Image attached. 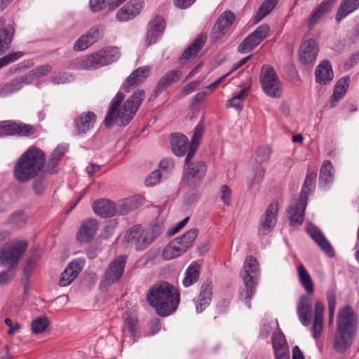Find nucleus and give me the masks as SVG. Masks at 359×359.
Returning <instances> with one entry per match:
<instances>
[{
  "instance_id": "nucleus-39",
  "label": "nucleus",
  "mask_w": 359,
  "mask_h": 359,
  "mask_svg": "<svg viewBox=\"0 0 359 359\" xmlns=\"http://www.w3.org/2000/svg\"><path fill=\"white\" fill-rule=\"evenodd\" d=\"M200 276L199 265L194 262L187 269L182 284L185 287H188L196 283Z\"/></svg>"
},
{
  "instance_id": "nucleus-54",
  "label": "nucleus",
  "mask_w": 359,
  "mask_h": 359,
  "mask_svg": "<svg viewBox=\"0 0 359 359\" xmlns=\"http://www.w3.org/2000/svg\"><path fill=\"white\" fill-rule=\"evenodd\" d=\"M24 53L21 51L13 52L0 58V69L21 58Z\"/></svg>"
},
{
  "instance_id": "nucleus-63",
  "label": "nucleus",
  "mask_w": 359,
  "mask_h": 359,
  "mask_svg": "<svg viewBox=\"0 0 359 359\" xmlns=\"http://www.w3.org/2000/svg\"><path fill=\"white\" fill-rule=\"evenodd\" d=\"M231 191L230 188L224 184L221 187V199L224 204L229 206L231 204Z\"/></svg>"
},
{
  "instance_id": "nucleus-7",
  "label": "nucleus",
  "mask_w": 359,
  "mask_h": 359,
  "mask_svg": "<svg viewBox=\"0 0 359 359\" xmlns=\"http://www.w3.org/2000/svg\"><path fill=\"white\" fill-rule=\"evenodd\" d=\"M259 79L262 89L268 96L280 97L283 93L282 83L271 66L265 65L262 67Z\"/></svg>"
},
{
  "instance_id": "nucleus-61",
  "label": "nucleus",
  "mask_w": 359,
  "mask_h": 359,
  "mask_svg": "<svg viewBox=\"0 0 359 359\" xmlns=\"http://www.w3.org/2000/svg\"><path fill=\"white\" fill-rule=\"evenodd\" d=\"M39 259V257L36 254H34L27 260L24 267V272L27 276H29L32 273Z\"/></svg>"
},
{
  "instance_id": "nucleus-33",
  "label": "nucleus",
  "mask_w": 359,
  "mask_h": 359,
  "mask_svg": "<svg viewBox=\"0 0 359 359\" xmlns=\"http://www.w3.org/2000/svg\"><path fill=\"white\" fill-rule=\"evenodd\" d=\"M180 77L181 72L179 70L173 69L168 72L156 83L154 93L159 95L172 83L178 81Z\"/></svg>"
},
{
  "instance_id": "nucleus-21",
  "label": "nucleus",
  "mask_w": 359,
  "mask_h": 359,
  "mask_svg": "<svg viewBox=\"0 0 359 359\" xmlns=\"http://www.w3.org/2000/svg\"><path fill=\"white\" fill-rule=\"evenodd\" d=\"M83 263L81 260L71 262L61 273L59 285L66 287L71 284L81 271Z\"/></svg>"
},
{
  "instance_id": "nucleus-41",
  "label": "nucleus",
  "mask_w": 359,
  "mask_h": 359,
  "mask_svg": "<svg viewBox=\"0 0 359 359\" xmlns=\"http://www.w3.org/2000/svg\"><path fill=\"white\" fill-rule=\"evenodd\" d=\"M297 273L299 281L306 291L311 294L313 293V283L312 279L302 264H299L297 266Z\"/></svg>"
},
{
  "instance_id": "nucleus-57",
  "label": "nucleus",
  "mask_w": 359,
  "mask_h": 359,
  "mask_svg": "<svg viewBox=\"0 0 359 359\" xmlns=\"http://www.w3.org/2000/svg\"><path fill=\"white\" fill-rule=\"evenodd\" d=\"M198 229H191L181 236L182 242L188 249L192 246L194 241L198 236Z\"/></svg>"
},
{
  "instance_id": "nucleus-22",
  "label": "nucleus",
  "mask_w": 359,
  "mask_h": 359,
  "mask_svg": "<svg viewBox=\"0 0 359 359\" xmlns=\"http://www.w3.org/2000/svg\"><path fill=\"white\" fill-rule=\"evenodd\" d=\"M307 233L318 244L320 248L330 257L334 256V251L323 233L314 225L310 224L306 229Z\"/></svg>"
},
{
  "instance_id": "nucleus-60",
  "label": "nucleus",
  "mask_w": 359,
  "mask_h": 359,
  "mask_svg": "<svg viewBox=\"0 0 359 359\" xmlns=\"http://www.w3.org/2000/svg\"><path fill=\"white\" fill-rule=\"evenodd\" d=\"M27 222L26 215L23 212H17L10 217V222L18 228L23 226Z\"/></svg>"
},
{
  "instance_id": "nucleus-42",
  "label": "nucleus",
  "mask_w": 359,
  "mask_h": 359,
  "mask_svg": "<svg viewBox=\"0 0 359 359\" xmlns=\"http://www.w3.org/2000/svg\"><path fill=\"white\" fill-rule=\"evenodd\" d=\"M100 50L102 55L105 60V65H108L114 62H116L121 57V52L118 48L116 46L106 47L100 49Z\"/></svg>"
},
{
  "instance_id": "nucleus-26",
  "label": "nucleus",
  "mask_w": 359,
  "mask_h": 359,
  "mask_svg": "<svg viewBox=\"0 0 359 359\" xmlns=\"http://www.w3.org/2000/svg\"><path fill=\"white\" fill-rule=\"evenodd\" d=\"M142 203L143 198L140 195L123 199L116 206V213L121 215H127L129 212L138 208Z\"/></svg>"
},
{
  "instance_id": "nucleus-23",
  "label": "nucleus",
  "mask_w": 359,
  "mask_h": 359,
  "mask_svg": "<svg viewBox=\"0 0 359 359\" xmlns=\"http://www.w3.org/2000/svg\"><path fill=\"white\" fill-rule=\"evenodd\" d=\"M165 26V20L161 16H156L150 22L146 39L147 46L156 43L161 37Z\"/></svg>"
},
{
  "instance_id": "nucleus-29",
  "label": "nucleus",
  "mask_w": 359,
  "mask_h": 359,
  "mask_svg": "<svg viewBox=\"0 0 359 359\" xmlns=\"http://www.w3.org/2000/svg\"><path fill=\"white\" fill-rule=\"evenodd\" d=\"M316 81L320 84H327L331 81L334 77V73L332 65L329 60H323L316 67Z\"/></svg>"
},
{
  "instance_id": "nucleus-6",
  "label": "nucleus",
  "mask_w": 359,
  "mask_h": 359,
  "mask_svg": "<svg viewBox=\"0 0 359 359\" xmlns=\"http://www.w3.org/2000/svg\"><path fill=\"white\" fill-rule=\"evenodd\" d=\"M160 235L156 226L144 228L141 226H134L130 228L123 240L137 251L146 250Z\"/></svg>"
},
{
  "instance_id": "nucleus-45",
  "label": "nucleus",
  "mask_w": 359,
  "mask_h": 359,
  "mask_svg": "<svg viewBox=\"0 0 359 359\" xmlns=\"http://www.w3.org/2000/svg\"><path fill=\"white\" fill-rule=\"evenodd\" d=\"M248 89L243 88L238 93L229 99L226 103V107H233L238 111H241L243 109L242 103L247 96Z\"/></svg>"
},
{
  "instance_id": "nucleus-62",
  "label": "nucleus",
  "mask_w": 359,
  "mask_h": 359,
  "mask_svg": "<svg viewBox=\"0 0 359 359\" xmlns=\"http://www.w3.org/2000/svg\"><path fill=\"white\" fill-rule=\"evenodd\" d=\"M161 178V174L159 170L153 171L146 179L144 183L147 187H152L157 184Z\"/></svg>"
},
{
  "instance_id": "nucleus-49",
  "label": "nucleus",
  "mask_w": 359,
  "mask_h": 359,
  "mask_svg": "<svg viewBox=\"0 0 359 359\" xmlns=\"http://www.w3.org/2000/svg\"><path fill=\"white\" fill-rule=\"evenodd\" d=\"M271 153V149L267 146L258 147L253 158L255 163L262 165L263 163L267 162L270 158Z\"/></svg>"
},
{
  "instance_id": "nucleus-2",
  "label": "nucleus",
  "mask_w": 359,
  "mask_h": 359,
  "mask_svg": "<svg viewBox=\"0 0 359 359\" xmlns=\"http://www.w3.org/2000/svg\"><path fill=\"white\" fill-rule=\"evenodd\" d=\"M147 301L161 316H167L175 312L180 303V294L168 282L154 285L148 291Z\"/></svg>"
},
{
  "instance_id": "nucleus-64",
  "label": "nucleus",
  "mask_w": 359,
  "mask_h": 359,
  "mask_svg": "<svg viewBox=\"0 0 359 359\" xmlns=\"http://www.w3.org/2000/svg\"><path fill=\"white\" fill-rule=\"evenodd\" d=\"M52 69V67L49 65H44L36 67L32 70L33 74L36 77H41L48 74Z\"/></svg>"
},
{
  "instance_id": "nucleus-47",
  "label": "nucleus",
  "mask_w": 359,
  "mask_h": 359,
  "mask_svg": "<svg viewBox=\"0 0 359 359\" xmlns=\"http://www.w3.org/2000/svg\"><path fill=\"white\" fill-rule=\"evenodd\" d=\"M245 287L241 289L239 292L240 299L248 303V301L255 294V287L257 286V282H250L249 280H243Z\"/></svg>"
},
{
  "instance_id": "nucleus-48",
  "label": "nucleus",
  "mask_w": 359,
  "mask_h": 359,
  "mask_svg": "<svg viewBox=\"0 0 359 359\" xmlns=\"http://www.w3.org/2000/svg\"><path fill=\"white\" fill-rule=\"evenodd\" d=\"M22 88V82L20 79H13L11 82L6 83L0 90V95L6 97L16 93Z\"/></svg>"
},
{
  "instance_id": "nucleus-10",
  "label": "nucleus",
  "mask_w": 359,
  "mask_h": 359,
  "mask_svg": "<svg viewBox=\"0 0 359 359\" xmlns=\"http://www.w3.org/2000/svg\"><path fill=\"white\" fill-rule=\"evenodd\" d=\"M234 20L235 15L231 11H226L222 13L212 27L210 34L211 40L213 42L222 40L228 33Z\"/></svg>"
},
{
  "instance_id": "nucleus-55",
  "label": "nucleus",
  "mask_w": 359,
  "mask_h": 359,
  "mask_svg": "<svg viewBox=\"0 0 359 359\" xmlns=\"http://www.w3.org/2000/svg\"><path fill=\"white\" fill-rule=\"evenodd\" d=\"M72 80V76L65 72H59L50 77V82L55 85L64 84L70 82Z\"/></svg>"
},
{
  "instance_id": "nucleus-1",
  "label": "nucleus",
  "mask_w": 359,
  "mask_h": 359,
  "mask_svg": "<svg viewBox=\"0 0 359 359\" xmlns=\"http://www.w3.org/2000/svg\"><path fill=\"white\" fill-rule=\"evenodd\" d=\"M124 97L122 93L118 92L111 100L110 108L104 118V124L107 127H111L114 121L118 126L128 125L137 113L145 97V93L143 90H136L121 106Z\"/></svg>"
},
{
  "instance_id": "nucleus-28",
  "label": "nucleus",
  "mask_w": 359,
  "mask_h": 359,
  "mask_svg": "<svg viewBox=\"0 0 359 359\" xmlns=\"http://www.w3.org/2000/svg\"><path fill=\"white\" fill-rule=\"evenodd\" d=\"M207 36L205 34L198 36L194 41L184 50L180 61L184 64L189 59L195 57L205 45Z\"/></svg>"
},
{
  "instance_id": "nucleus-17",
  "label": "nucleus",
  "mask_w": 359,
  "mask_h": 359,
  "mask_svg": "<svg viewBox=\"0 0 359 359\" xmlns=\"http://www.w3.org/2000/svg\"><path fill=\"white\" fill-rule=\"evenodd\" d=\"M212 281L207 279L201 286L200 292L195 302L196 311L202 313L208 307L212 299Z\"/></svg>"
},
{
  "instance_id": "nucleus-16",
  "label": "nucleus",
  "mask_w": 359,
  "mask_h": 359,
  "mask_svg": "<svg viewBox=\"0 0 359 359\" xmlns=\"http://www.w3.org/2000/svg\"><path fill=\"white\" fill-rule=\"evenodd\" d=\"M150 66H143L135 69L126 79L122 88L126 92H130L136 86L144 82L151 73Z\"/></svg>"
},
{
  "instance_id": "nucleus-34",
  "label": "nucleus",
  "mask_w": 359,
  "mask_h": 359,
  "mask_svg": "<svg viewBox=\"0 0 359 359\" xmlns=\"http://www.w3.org/2000/svg\"><path fill=\"white\" fill-rule=\"evenodd\" d=\"M101 50L93 53L81 62V67L84 69H97L106 66Z\"/></svg>"
},
{
  "instance_id": "nucleus-14",
  "label": "nucleus",
  "mask_w": 359,
  "mask_h": 359,
  "mask_svg": "<svg viewBox=\"0 0 359 359\" xmlns=\"http://www.w3.org/2000/svg\"><path fill=\"white\" fill-rule=\"evenodd\" d=\"M126 261L127 256L120 255L109 264L104 278V281L107 284L114 283L121 278L124 272Z\"/></svg>"
},
{
  "instance_id": "nucleus-43",
  "label": "nucleus",
  "mask_w": 359,
  "mask_h": 359,
  "mask_svg": "<svg viewBox=\"0 0 359 359\" xmlns=\"http://www.w3.org/2000/svg\"><path fill=\"white\" fill-rule=\"evenodd\" d=\"M278 0H265L260 6L255 20L257 22L269 14L277 4Z\"/></svg>"
},
{
  "instance_id": "nucleus-15",
  "label": "nucleus",
  "mask_w": 359,
  "mask_h": 359,
  "mask_svg": "<svg viewBox=\"0 0 359 359\" xmlns=\"http://www.w3.org/2000/svg\"><path fill=\"white\" fill-rule=\"evenodd\" d=\"M318 52L319 48L316 40H305L299 47V61L304 65H312L316 61Z\"/></svg>"
},
{
  "instance_id": "nucleus-31",
  "label": "nucleus",
  "mask_w": 359,
  "mask_h": 359,
  "mask_svg": "<svg viewBox=\"0 0 359 359\" xmlns=\"http://www.w3.org/2000/svg\"><path fill=\"white\" fill-rule=\"evenodd\" d=\"M14 32V28L11 25H4V21L0 18V55L10 48Z\"/></svg>"
},
{
  "instance_id": "nucleus-59",
  "label": "nucleus",
  "mask_w": 359,
  "mask_h": 359,
  "mask_svg": "<svg viewBox=\"0 0 359 359\" xmlns=\"http://www.w3.org/2000/svg\"><path fill=\"white\" fill-rule=\"evenodd\" d=\"M273 346L274 350L288 348L285 336L281 332H275L273 334Z\"/></svg>"
},
{
  "instance_id": "nucleus-37",
  "label": "nucleus",
  "mask_w": 359,
  "mask_h": 359,
  "mask_svg": "<svg viewBox=\"0 0 359 359\" xmlns=\"http://www.w3.org/2000/svg\"><path fill=\"white\" fill-rule=\"evenodd\" d=\"M349 82L350 76H344L337 81L334 87L333 97L331 101V107H335L336 103L345 95L349 86Z\"/></svg>"
},
{
  "instance_id": "nucleus-5",
  "label": "nucleus",
  "mask_w": 359,
  "mask_h": 359,
  "mask_svg": "<svg viewBox=\"0 0 359 359\" xmlns=\"http://www.w3.org/2000/svg\"><path fill=\"white\" fill-rule=\"evenodd\" d=\"M204 131L203 126L198 124L195 128L189 147L188 138L182 134H173L170 138V144L172 152L177 156H184L187 151L188 154L185 158V164L190 163L200 144Z\"/></svg>"
},
{
  "instance_id": "nucleus-51",
  "label": "nucleus",
  "mask_w": 359,
  "mask_h": 359,
  "mask_svg": "<svg viewBox=\"0 0 359 359\" xmlns=\"http://www.w3.org/2000/svg\"><path fill=\"white\" fill-rule=\"evenodd\" d=\"M265 174V169L260 165L253 164L252 167V175L253 177L251 179L248 180V186L252 187L254 184L259 183L262 178L264 177Z\"/></svg>"
},
{
  "instance_id": "nucleus-52",
  "label": "nucleus",
  "mask_w": 359,
  "mask_h": 359,
  "mask_svg": "<svg viewBox=\"0 0 359 359\" xmlns=\"http://www.w3.org/2000/svg\"><path fill=\"white\" fill-rule=\"evenodd\" d=\"M127 327L131 335L134 337H139L137 319L133 316H128L124 323L123 329Z\"/></svg>"
},
{
  "instance_id": "nucleus-44",
  "label": "nucleus",
  "mask_w": 359,
  "mask_h": 359,
  "mask_svg": "<svg viewBox=\"0 0 359 359\" xmlns=\"http://www.w3.org/2000/svg\"><path fill=\"white\" fill-rule=\"evenodd\" d=\"M255 38V36L250 34L238 46V52L240 53H247L252 51L260 44Z\"/></svg>"
},
{
  "instance_id": "nucleus-25",
  "label": "nucleus",
  "mask_w": 359,
  "mask_h": 359,
  "mask_svg": "<svg viewBox=\"0 0 359 359\" xmlns=\"http://www.w3.org/2000/svg\"><path fill=\"white\" fill-rule=\"evenodd\" d=\"M324 310V304L320 301H318L315 304L313 322L311 327L312 337L316 340L320 337L323 329Z\"/></svg>"
},
{
  "instance_id": "nucleus-19",
  "label": "nucleus",
  "mask_w": 359,
  "mask_h": 359,
  "mask_svg": "<svg viewBox=\"0 0 359 359\" xmlns=\"http://www.w3.org/2000/svg\"><path fill=\"white\" fill-rule=\"evenodd\" d=\"M259 273L260 270L257 259L252 256L247 257L241 272L243 280L257 283Z\"/></svg>"
},
{
  "instance_id": "nucleus-11",
  "label": "nucleus",
  "mask_w": 359,
  "mask_h": 359,
  "mask_svg": "<svg viewBox=\"0 0 359 359\" xmlns=\"http://www.w3.org/2000/svg\"><path fill=\"white\" fill-rule=\"evenodd\" d=\"M97 116L93 111H84L79 114L73 122L74 135L77 137L85 136L92 130L96 123Z\"/></svg>"
},
{
  "instance_id": "nucleus-27",
  "label": "nucleus",
  "mask_w": 359,
  "mask_h": 359,
  "mask_svg": "<svg viewBox=\"0 0 359 359\" xmlns=\"http://www.w3.org/2000/svg\"><path fill=\"white\" fill-rule=\"evenodd\" d=\"M97 222L94 219L85 221L81 226L77 233V239L81 243L90 241L95 235L97 230Z\"/></svg>"
},
{
  "instance_id": "nucleus-58",
  "label": "nucleus",
  "mask_w": 359,
  "mask_h": 359,
  "mask_svg": "<svg viewBox=\"0 0 359 359\" xmlns=\"http://www.w3.org/2000/svg\"><path fill=\"white\" fill-rule=\"evenodd\" d=\"M15 275V269L8 267L6 270L0 272V286L9 284Z\"/></svg>"
},
{
  "instance_id": "nucleus-20",
  "label": "nucleus",
  "mask_w": 359,
  "mask_h": 359,
  "mask_svg": "<svg viewBox=\"0 0 359 359\" xmlns=\"http://www.w3.org/2000/svg\"><path fill=\"white\" fill-rule=\"evenodd\" d=\"M297 313L301 323L304 326H309L311 324L313 316L312 302L311 297L306 295L300 297Z\"/></svg>"
},
{
  "instance_id": "nucleus-38",
  "label": "nucleus",
  "mask_w": 359,
  "mask_h": 359,
  "mask_svg": "<svg viewBox=\"0 0 359 359\" xmlns=\"http://www.w3.org/2000/svg\"><path fill=\"white\" fill-rule=\"evenodd\" d=\"M331 8L332 4L330 2H322L312 13L309 22V27H314L321 19L330 13Z\"/></svg>"
},
{
  "instance_id": "nucleus-40",
  "label": "nucleus",
  "mask_w": 359,
  "mask_h": 359,
  "mask_svg": "<svg viewBox=\"0 0 359 359\" xmlns=\"http://www.w3.org/2000/svg\"><path fill=\"white\" fill-rule=\"evenodd\" d=\"M316 177L317 174L315 172L307 173L299 198L308 201L309 194H312L315 190Z\"/></svg>"
},
{
  "instance_id": "nucleus-24",
  "label": "nucleus",
  "mask_w": 359,
  "mask_h": 359,
  "mask_svg": "<svg viewBox=\"0 0 359 359\" xmlns=\"http://www.w3.org/2000/svg\"><path fill=\"white\" fill-rule=\"evenodd\" d=\"M306 204L307 201L299 198L289 207L288 213L292 226H296L302 224Z\"/></svg>"
},
{
  "instance_id": "nucleus-53",
  "label": "nucleus",
  "mask_w": 359,
  "mask_h": 359,
  "mask_svg": "<svg viewBox=\"0 0 359 359\" xmlns=\"http://www.w3.org/2000/svg\"><path fill=\"white\" fill-rule=\"evenodd\" d=\"M46 184V178L44 176H37L34 178V181L32 182V189L34 194L37 196L42 195Z\"/></svg>"
},
{
  "instance_id": "nucleus-46",
  "label": "nucleus",
  "mask_w": 359,
  "mask_h": 359,
  "mask_svg": "<svg viewBox=\"0 0 359 359\" xmlns=\"http://www.w3.org/2000/svg\"><path fill=\"white\" fill-rule=\"evenodd\" d=\"M49 324L48 318L46 316H41L32 320L31 324L32 331L36 334H41L46 330Z\"/></svg>"
},
{
  "instance_id": "nucleus-3",
  "label": "nucleus",
  "mask_w": 359,
  "mask_h": 359,
  "mask_svg": "<svg viewBox=\"0 0 359 359\" xmlns=\"http://www.w3.org/2000/svg\"><path fill=\"white\" fill-rule=\"evenodd\" d=\"M45 163L44 153L36 147H30L16 161L13 175L18 182H27L39 175Z\"/></svg>"
},
{
  "instance_id": "nucleus-12",
  "label": "nucleus",
  "mask_w": 359,
  "mask_h": 359,
  "mask_svg": "<svg viewBox=\"0 0 359 359\" xmlns=\"http://www.w3.org/2000/svg\"><path fill=\"white\" fill-rule=\"evenodd\" d=\"M34 126L22 123L21 122H15L13 121H5L0 123V135H19L30 136L35 133Z\"/></svg>"
},
{
  "instance_id": "nucleus-30",
  "label": "nucleus",
  "mask_w": 359,
  "mask_h": 359,
  "mask_svg": "<svg viewBox=\"0 0 359 359\" xmlns=\"http://www.w3.org/2000/svg\"><path fill=\"white\" fill-rule=\"evenodd\" d=\"M92 208L96 215L102 217H109L116 213L115 204L107 199H100L95 201Z\"/></svg>"
},
{
  "instance_id": "nucleus-9",
  "label": "nucleus",
  "mask_w": 359,
  "mask_h": 359,
  "mask_svg": "<svg viewBox=\"0 0 359 359\" xmlns=\"http://www.w3.org/2000/svg\"><path fill=\"white\" fill-rule=\"evenodd\" d=\"M184 170L182 181L187 186L195 188L201 183L207 171L206 165L202 161H196L188 163Z\"/></svg>"
},
{
  "instance_id": "nucleus-56",
  "label": "nucleus",
  "mask_w": 359,
  "mask_h": 359,
  "mask_svg": "<svg viewBox=\"0 0 359 359\" xmlns=\"http://www.w3.org/2000/svg\"><path fill=\"white\" fill-rule=\"evenodd\" d=\"M269 31V26L266 24H262L257 27L251 34L256 37L255 39H257L259 43H261L267 37Z\"/></svg>"
},
{
  "instance_id": "nucleus-18",
  "label": "nucleus",
  "mask_w": 359,
  "mask_h": 359,
  "mask_svg": "<svg viewBox=\"0 0 359 359\" xmlns=\"http://www.w3.org/2000/svg\"><path fill=\"white\" fill-rule=\"evenodd\" d=\"M142 8V0H130L117 11L116 18L119 22L132 20L140 13Z\"/></svg>"
},
{
  "instance_id": "nucleus-13",
  "label": "nucleus",
  "mask_w": 359,
  "mask_h": 359,
  "mask_svg": "<svg viewBox=\"0 0 359 359\" xmlns=\"http://www.w3.org/2000/svg\"><path fill=\"white\" fill-rule=\"evenodd\" d=\"M278 209L277 202H273L267 207L258 227L259 234L267 235L271 232L277 222L276 216Z\"/></svg>"
},
{
  "instance_id": "nucleus-35",
  "label": "nucleus",
  "mask_w": 359,
  "mask_h": 359,
  "mask_svg": "<svg viewBox=\"0 0 359 359\" xmlns=\"http://www.w3.org/2000/svg\"><path fill=\"white\" fill-rule=\"evenodd\" d=\"M334 169L329 160L323 162L320 169L319 186L325 187L330 184L334 178Z\"/></svg>"
},
{
  "instance_id": "nucleus-4",
  "label": "nucleus",
  "mask_w": 359,
  "mask_h": 359,
  "mask_svg": "<svg viewBox=\"0 0 359 359\" xmlns=\"http://www.w3.org/2000/svg\"><path fill=\"white\" fill-rule=\"evenodd\" d=\"M356 330V318L352 308L346 305L339 311L337 328L334 340L337 352H345L353 344Z\"/></svg>"
},
{
  "instance_id": "nucleus-8",
  "label": "nucleus",
  "mask_w": 359,
  "mask_h": 359,
  "mask_svg": "<svg viewBox=\"0 0 359 359\" xmlns=\"http://www.w3.org/2000/svg\"><path fill=\"white\" fill-rule=\"evenodd\" d=\"M26 241H13L0 250V265H9L14 269L17 266L20 258L27 248Z\"/></svg>"
},
{
  "instance_id": "nucleus-32",
  "label": "nucleus",
  "mask_w": 359,
  "mask_h": 359,
  "mask_svg": "<svg viewBox=\"0 0 359 359\" xmlns=\"http://www.w3.org/2000/svg\"><path fill=\"white\" fill-rule=\"evenodd\" d=\"M100 37V32L97 28L90 29L86 34L82 35L75 43L74 50L82 51L95 43Z\"/></svg>"
},
{
  "instance_id": "nucleus-36",
  "label": "nucleus",
  "mask_w": 359,
  "mask_h": 359,
  "mask_svg": "<svg viewBox=\"0 0 359 359\" xmlns=\"http://www.w3.org/2000/svg\"><path fill=\"white\" fill-rule=\"evenodd\" d=\"M359 8V0H343L336 13V21L339 23L348 15Z\"/></svg>"
},
{
  "instance_id": "nucleus-50",
  "label": "nucleus",
  "mask_w": 359,
  "mask_h": 359,
  "mask_svg": "<svg viewBox=\"0 0 359 359\" xmlns=\"http://www.w3.org/2000/svg\"><path fill=\"white\" fill-rule=\"evenodd\" d=\"M182 254L180 248H177L171 241L163 249L162 255L165 259L170 260Z\"/></svg>"
}]
</instances>
